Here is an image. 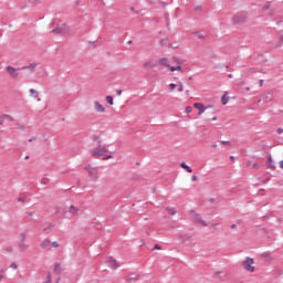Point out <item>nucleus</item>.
<instances>
[{"label":"nucleus","mask_w":283,"mask_h":283,"mask_svg":"<svg viewBox=\"0 0 283 283\" xmlns=\"http://www.w3.org/2000/svg\"><path fill=\"white\" fill-rule=\"evenodd\" d=\"M91 156H93V158H102V160H112V158H114L107 147L101 144L91 150Z\"/></svg>","instance_id":"nucleus-1"},{"label":"nucleus","mask_w":283,"mask_h":283,"mask_svg":"<svg viewBox=\"0 0 283 283\" xmlns=\"http://www.w3.org/2000/svg\"><path fill=\"white\" fill-rule=\"evenodd\" d=\"M241 266L248 273H255V260H253V258H245L242 261Z\"/></svg>","instance_id":"nucleus-2"},{"label":"nucleus","mask_w":283,"mask_h":283,"mask_svg":"<svg viewBox=\"0 0 283 283\" xmlns=\"http://www.w3.org/2000/svg\"><path fill=\"white\" fill-rule=\"evenodd\" d=\"M189 216H190V219L192 220V222H195V224H198L199 227H209V223H207V221H205V219H202V216H200L195 210H190Z\"/></svg>","instance_id":"nucleus-3"},{"label":"nucleus","mask_w":283,"mask_h":283,"mask_svg":"<svg viewBox=\"0 0 283 283\" xmlns=\"http://www.w3.org/2000/svg\"><path fill=\"white\" fill-rule=\"evenodd\" d=\"M86 171L92 180H98V169L97 168L87 166Z\"/></svg>","instance_id":"nucleus-4"},{"label":"nucleus","mask_w":283,"mask_h":283,"mask_svg":"<svg viewBox=\"0 0 283 283\" xmlns=\"http://www.w3.org/2000/svg\"><path fill=\"white\" fill-rule=\"evenodd\" d=\"M176 88H177V92H184L185 85L182 84V82H178L177 84L170 83L168 85V90L170 93H172Z\"/></svg>","instance_id":"nucleus-5"},{"label":"nucleus","mask_w":283,"mask_h":283,"mask_svg":"<svg viewBox=\"0 0 283 283\" xmlns=\"http://www.w3.org/2000/svg\"><path fill=\"white\" fill-rule=\"evenodd\" d=\"M158 63L154 60H147L143 63L144 70H154V67H157Z\"/></svg>","instance_id":"nucleus-6"},{"label":"nucleus","mask_w":283,"mask_h":283,"mask_svg":"<svg viewBox=\"0 0 283 283\" xmlns=\"http://www.w3.org/2000/svg\"><path fill=\"white\" fill-rule=\"evenodd\" d=\"M78 213V208L71 206L69 209L65 211V218H73Z\"/></svg>","instance_id":"nucleus-7"},{"label":"nucleus","mask_w":283,"mask_h":283,"mask_svg":"<svg viewBox=\"0 0 283 283\" xmlns=\"http://www.w3.org/2000/svg\"><path fill=\"white\" fill-rule=\"evenodd\" d=\"M7 72L9 74V76H11L12 78L17 80L19 78V71L12 66H7Z\"/></svg>","instance_id":"nucleus-8"},{"label":"nucleus","mask_w":283,"mask_h":283,"mask_svg":"<svg viewBox=\"0 0 283 283\" xmlns=\"http://www.w3.org/2000/svg\"><path fill=\"white\" fill-rule=\"evenodd\" d=\"M93 107H94L95 112H97L98 114H105V108L103 107V104L98 103V101H95L93 103Z\"/></svg>","instance_id":"nucleus-9"},{"label":"nucleus","mask_w":283,"mask_h":283,"mask_svg":"<svg viewBox=\"0 0 283 283\" xmlns=\"http://www.w3.org/2000/svg\"><path fill=\"white\" fill-rule=\"evenodd\" d=\"M106 264H108L111 269H114V270L118 269V262L116 261V259L112 256L108 258V260L106 261Z\"/></svg>","instance_id":"nucleus-10"},{"label":"nucleus","mask_w":283,"mask_h":283,"mask_svg":"<svg viewBox=\"0 0 283 283\" xmlns=\"http://www.w3.org/2000/svg\"><path fill=\"white\" fill-rule=\"evenodd\" d=\"M193 107L196 109H199V116H202V114H205V109H207V107H205V104L202 103H195Z\"/></svg>","instance_id":"nucleus-11"},{"label":"nucleus","mask_w":283,"mask_h":283,"mask_svg":"<svg viewBox=\"0 0 283 283\" xmlns=\"http://www.w3.org/2000/svg\"><path fill=\"white\" fill-rule=\"evenodd\" d=\"M53 32L57 34H65V32H67V25L62 24L61 27L53 29Z\"/></svg>","instance_id":"nucleus-12"},{"label":"nucleus","mask_w":283,"mask_h":283,"mask_svg":"<svg viewBox=\"0 0 283 283\" xmlns=\"http://www.w3.org/2000/svg\"><path fill=\"white\" fill-rule=\"evenodd\" d=\"M193 35L197 38V39H200L201 41L205 40L207 38V34L202 31H197L193 33Z\"/></svg>","instance_id":"nucleus-13"},{"label":"nucleus","mask_w":283,"mask_h":283,"mask_svg":"<svg viewBox=\"0 0 283 283\" xmlns=\"http://www.w3.org/2000/svg\"><path fill=\"white\" fill-rule=\"evenodd\" d=\"M159 63H160V65H164V67H170V65H169V59H167V57H161V59L159 60Z\"/></svg>","instance_id":"nucleus-14"},{"label":"nucleus","mask_w":283,"mask_h":283,"mask_svg":"<svg viewBox=\"0 0 283 283\" xmlns=\"http://www.w3.org/2000/svg\"><path fill=\"white\" fill-rule=\"evenodd\" d=\"M180 167H181V169H185L188 174L193 172V169H191V167H189L186 163H181Z\"/></svg>","instance_id":"nucleus-15"},{"label":"nucleus","mask_w":283,"mask_h":283,"mask_svg":"<svg viewBox=\"0 0 283 283\" xmlns=\"http://www.w3.org/2000/svg\"><path fill=\"white\" fill-rule=\"evenodd\" d=\"M30 94L32 96V98H39V92L34 88H30Z\"/></svg>","instance_id":"nucleus-16"},{"label":"nucleus","mask_w":283,"mask_h":283,"mask_svg":"<svg viewBox=\"0 0 283 283\" xmlns=\"http://www.w3.org/2000/svg\"><path fill=\"white\" fill-rule=\"evenodd\" d=\"M268 168L269 169H275V166H273V157L268 158Z\"/></svg>","instance_id":"nucleus-17"},{"label":"nucleus","mask_w":283,"mask_h":283,"mask_svg":"<svg viewBox=\"0 0 283 283\" xmlns=\"http://www.w3.org/2000/svg\"><path fill=\"white\" fill-rule=\"evenodd\" d=\"M61 271H62V269H61L60 263H56L54 265V273H56V275H61Z\"/></svg>","instance_id":"nucleus-18"},{"label":"nucleus","mask_w":283,"mask_h":283,"mask_svg":"<svg viewBox=\"0 0 283 283\" xmlns=\"http://www.w3.org/2000/svg\"><path fill=\"white\" fill-rule=\"evenodd\" d=\"M19 249H20V251H25L28 249V244H25L24 241H20Z\"/></svg>","instance_id":"nucleus-19"},{"label":"nucleus","mask_w":283,"mask_h":283,"mask_svg":"<svg viewBox=\"0 0 283 283\" xmlns=\"http://www.w3.org/2000/svg\"><path fill=\"white\" fill-rule=\"evenodd\" d=\"M166 211L167 213H169V216H176V208L168 207L166 208Z\"/></svg>","instance_id":"nucleus-20"},{"label":"nucleus","mask_w":283,"mask_h":283,"mask_svg":"<svg viewBox=\"0 0 283 283\" xmlns=\"http://www.w3.org/2000/svg\"><path fill=\"white\" fill-rule=\"evenodd\" d=\"M41 247H42V249H48V247H50V240L46 239V240L42 241Z\"/></svg>","instance_id":"nucleus-21"},{"label":"nucleus","mask_w":283,"mask_h":283,"mask_svg":"<svg viewBox=\"0 0 283 283\" xmlns=\"http://www.w3.org/2000/svg\"><path fill=\"white\" fill-rule=\"evenodd\" d=\"M106 103H108V105H114V97L111 95L106 96Z\"/></svg>","instance_id":"nucleus-22"},{"label":"nucleus","mask_w":283,"mask_h":283,"mask_svg":"<svg viewBox=\"0 0 283 283\" xmlns=\"http://www.w3.org/2000/svg\"><path fill=\"white\" fill-rule=\"evenodd\" d=\"M6 251L7 253H12L14 251V245H7Z\"/></svg>","instance_id":"nucleus-23"},{"label":"nucleus","mask_w":283,"mask_h":283,"mask_svg":"<svg viewBox=\"0 0 283 283\" xmlns=\"http://www.w3.org/2000/svg\"><path fill=\"white\" fill-rule=\"evenodd\" d=\"M221 103H222V105H227L229 103V98L227 97V95L222 96Z\"/></svg>","instance_id":"nucleus-24"},{"label":"nucleus","mask_w":283,"mask_h":283,"mask_svg":"<svg viewBox=\"0 0 283 283\" xmlns=\"http://www.w3.org/2000/svg\"><path fill=\"white\" fill-rule=\"evenodd\" d=\"M28 237V234H25L24 232H22L20 234V242H25V238Z\"/></svg>","instance_id":"nucleus-25"},{"label":"nucleus","mask_w":283,"mask_h":283,"mask_svg":"<svg viewBox=\"0 0 283 283\" xmlns=\"http://www.w3.org/2000/svg\"><path fill=\"white\" fill-rule=\"evenodd\" d=\"M269 8H271V3H270V2L265 3V4L262 7V10H263V11H266V10H269Z\"/></svg>","instance_id":"nucleus-26"},{"label":"nucleus","mask_w":283,"mask_h":283,"mask_svg":"<svg viewBox=\"0 0 283 283\" xmlns=\"http://www.w3.org/2000/svg\"><path fill=\"white\" fill-rule=\"evenodd\" d=\"M52 248H53V249H59V242L53 241V242H52Z\"/></svg>","instance_id":"nucleus-27"},{"label":"nucleus","mask_w":283,"mask_h":283,"mask_svg":"<svg viewBox=\"0 0 283 283\" xmlns=\"http://www.w3.org/2000/svg\"><path fill=\"white\" fill-rule=\"evenodd\" d=\"M192 109L191 106L186 107V114H191Z\"/></svg>","instance_id":"nucleus-28"},{"label":"nucleus","mask_w":283,"mask_h":283,"mask_svg":"<svg viewBox=\"0 0 283 283\" xmlns=\"http://www.w3.org/2000/svg\"><path fill=\"white\" fill-rule=\"evenodd\" d=\"M176 72H182V66L180 65L176 66Z\"/></svg>","instance_id":"nucleus-29"},{"label":"nucleus","mask_w":283,"mask_h":283,"mask_svg":"<svg viewBox=\"0 0 283 283\" xmlns=\"http://www.w3.org/2000/svg\"><path fill=\"white\" fill-rule=\"evenodd\" d=\"M191 180H192V182H196V180H198V177L196 175H192Z\"/></svg>","instance_id":"nucleus-30"},{"label":"nucleus","mask_w":283,"mask_h":283,"mask_svg":"<svg viewBox=\"0 0 283 283\" xmlns=\"http://www.w3.org/2000/svg\"><path fill=\"white\" fill-rule=\"evenodd\" d=\"M10 268H11V269H19V265H17V263H12V264L10 265Z\"/></svg>","instance_id":"nucleus-31"},{"label":"nucleus","mask_w":283,"mask_h":283,"mask_svg":"<svg viewBox=\"0 0 283 283\" xmlns=\"http://www.w3.org/2000/svg\"><path fill=\"white\" fill-rule=\"evenodd\" d=\"M30 3H41V0H29Z\"/></svg>","instance_id":"nucleus-32"},{"label":"nucleus","mask_w":283,"mask_h":283,"mask_svg":"<svg viewBox=\"0 0 283 283\" xmlns=\"http://www.w3.org/2000/svg\"><path fill=\"white\" fill-rule=\"evenodd\" d=\"M46 283H52V276L49 274L48 275V281H46Z\"/></svg>","instance_id":"nucleus-33"},{"label":"nucleus","mask_w":283,"mask_h":283,"mask_svg":"<svg viewBox=\"0 0 283 283\" xmlns=\"http://www.w3.org/2000/svg\"><path fill=\"white\" fill-rule=\"evenodd\" d=\"M253 169H260V166L258 164L252 165Z\"/></svg>","instance_id":"nucleus-34"},{"label":"nucleus","mask_w":283,"mask_h":283,"mask_svg":"<svg viewBox=\"0 0 283 283\" xmlns=\"http://www.w3.org/2000/svg\"><path fill=\"white\" fill-rule=\"evenodd\" d=\"M259 85L262 87L264 85V80H260Z\"/></svg>","instance_id":"nucleus-35"},{"label":"nucleus","mask_w":283,"mask_h":283,"mask_svg":"<svg viewBox=\"0 0 283 283\" xmlns=\"http://www.w3.org/2000/svg\"><path fill=\"white\" fill-rule=\"evenodd\" d=\"M276 133H277V134H282V133H283V128H277V129H276Z\"/></svg>","instance_id":"nucleus-36"},{"label":"nucleus","mask_w":283,"mask_h":283,"mask_svg":"<svg viewBox=\"0 0 283 283\" xmlns=\"http://www.w3.org/2000/svg\"><path fill=\"white\" fill-rule=\"evenodd\" d=\"M170 67V72H176V66H169Z\"/></svg>","instance_id":"nucleus-37"},{"label":"nucleus","mask_w":283,"mask_h":283,"mask_svg":"<svg viewBox=\"0 0 283 283\" xmlns=\"http://www.w3.org/2000/svg\"><path fill=\"white\" fill-rule=\"evenodd\" d=\"M279 167H280L281 169H283V160H281V161L279 163Z\"/></svg>","instance_id":"nucleus-38"},{"label":"nucleus","mask_w":283,"mask_h":283,"mask_svg":"<svg viewBox=\"0 0 283 283\" xmlns=\"http://www.w3.org/2000/svg\"><path fill=\"white\" fill-rule=\"evenodd\" d=\"M155 249H157V251H160V245L159 244H155Z\"/></svg>","instance_id":"nucleus-39"},{"label":"nucleus","mask_w":283,"mask_h":283,"mask_svg":"<svg viewBox=\"0 0 283 283\" xmlns=\"http://www.w3.org/2000/svg\"><path fill=\"white\" fill-rule=\"evenodd\" d=\"M245 92H251V87H245Z\"/></svg>","instance_id":"nucleus-40"},{"label":"nucleus","mask_w":283,"mask_h":283,"mask_svg":"<svg viewBox=\"0 0 283 283\" xmlns=\"http://www.w3.org/2000/svg\"><path fill=\"white\" fill-rule=\"evenodd\" d=\"M228 78H233V74H229V75H228Z\"/></svg>","instance_id":"nucleus-41"},{"label":"nucleus","mask_w":283,"mask_h":283,"mask_svg":"<svg viewBox=\"0 0 283 283\" xmlns=\"http://www.w3.org/2000/svg\"><path fill=\"white\" fill-rule=\"evenodd\" d=\"M118 96H120V94H123V91H117Z\"/></svg>","instance_id":"nucleus-42"},{"label":"nucleus","mask_w":283,"mask_h":283,"mask_svg":"<svg viewBox=\"0 0 283 283\" xmlns=\"http://www.w3.org/2000/svg\"><path fill=\"white\" fill-rule=\"evenodd\" d=\"M235 227H237L235 224H232V226L230 227V229H235Z\"/></svg>","instance_id":"nucleus-43"},{"label":"nucleus","mask_w":283,"mask_h":283,"mask_svg":"<svg viewBox=\"0 0 283 283\" xmlns=\"http://www.w3.org/2000/svg\"><path fill=\"white\" fill-rule=\"evenodd\" d=\"M247 167H251V161H249V163L247 164Z\"/></svg>","instance_id":"nucleus-44"},{"label":"nucleus","mask_w":283,"mask_h":283,"mask_svg":"<svg viewBox=\"0 0 283 283\" xmlns=\"http://www.w3.org/2000/svg\"><path fill=\"white\" fill-rule=\"evenodd\" d=\"M223 145H229V142H223Z\"/></svg>","instance_id":"nucleus-45"},{"label":"nucleus","mask_w":283,"mask_h":283,"mask_svg":"<svg viewBox=\"0 0 283 283\" xmlns=\"http://www.w3.org/2000/svg\"><path fill=\"white\" fill-rule=\"evenodd\" d=\"M212 120H218V118L217 117H212Z\"/></svg>","instance_id":"nucleus-46"},{"label":"nucleus","mask_w":283,"mask_h":283,"mask_svg":"<svg viewBox=\"0 0 283 283\" xmlns=\"http://www.w3.org/2000/svg\"><path fill=\"white\" fill-rule=\"evenodd\" d=\"M28 158H29V157L27 156L25 159L28 160Z\"/></svg>","instance_id":"nucleus-47"}]
</instances>
